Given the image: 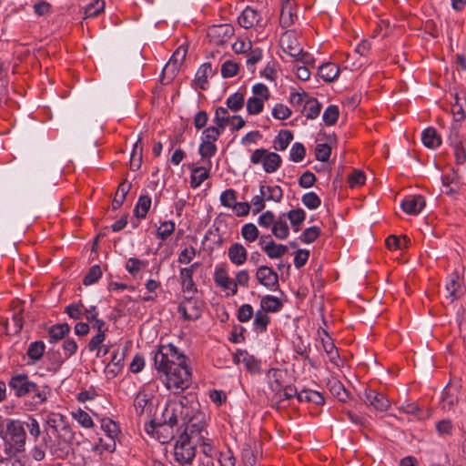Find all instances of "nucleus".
Returning a JSON list of instances; mask_svg holds the SVG:
<instances>
[{
	"label": "nucleus",
	"instance_id": "f257e3e1",
	"mask_svg": "<svg viewBox=\"0 0 466 466\" xmlns=\"http://www.w3.org/2000/svg\"><path fill=\"white\" fill-rule=\"evenodd\" d=\"M179 419L184 427L181 433H186L191 440L196 438L199 439V442L204 441V437L208 435L206 414L200 410L196 394L191 392L177 396L163 410L162 421L156 422L152 420L148 425H146V430L149 432L150 430L154 431L164 425L173 428L177 425Z\"/></svg>",
	"mask_w": 466,
	"mask_h": 466
},
{
	"label": "nucleus",
	"instance_id": "f03ea898",
	"mask_svg": "<svg viewBox=\"0 0 466 466\" xmlns=\"http://www.w3.org/2000/svg\"><path fill=\"white\" fill-rule=\"evenodd\" d=\"M187 357L173 344L161 345L154 355V365L166 376V386L177 394L190 386L191 370Z\"/></svg>",
	"mask_w": 466,
	"mask_h": 466
},
{
	"label": "nucleus",
	"instance_id": "7ed1b4c3",
	"mask_svg": "<svg viewBox=\"0 0 466 466\" xmlns=\"http://www.w3.org/2000/svg\"><path fill=\"white\" fill-rule=\"evenodd\" d=\"M0 437L4 441V453L7 458H15L25 451L26 434L23 423L18 420H5L0 422Z\"/></svg>",
	"mask_w": 466,
	"mask_h": 466
},
{
	"label": "nucleus",
	"instance_id": "20e7f679",
	"mask_svg": "<svg viewBox=\"0 0 466 466\" xmlns=\"http://www.w3.org/2000/svg\"><path fill=\"white\" fill-rule=\"evenodd\" d=\"M8 386L10 390L14 391L15 396L18 398L32 396L35 404L44 403L51 392L48 386L36 384L26 374L13 376Z\"/></svg>",
	"mask_w": 466,
	"mask_h": 466
},
{
	"label": "nucleus",
	"instance_id": "39448f33",
	"mask_svg": "<svg viewBox=\"0 0 466 466\" xmlns=\"http://www.w3.org/2000/svg\"><path fill=\"white\" fill-rule=\"evenodd\" d=\"M200 444L199 439L191 440L186 433H181L174 446V457L182 466H194L196 448Z\"/></svg>",
	"mask_w": 466,
	"mask_h": 466
},
{
	"label": "nucleus",
	"instance_id": "423d86ee",
	"mask_svg": "<svg viewBox=\"0 0 466 466\" xmlns=\"http://www.w3.org/2000/svg\"><path fill=\"white\" fill-rule=\"evenodd\" d=\"M74 440L75 432L73 430H62V432L54 434L52 445H50V454L56 459L66 458Z\"/></svg>",
	"mask_w": 466,
	"mask_h": 466
},
{
	"label": "nucleus",
	"instance_id": "0eeeda50",
	"mask_svg": "<svg viewBox=\"0 0 466 466\" xmlns=\"http://www.w3.org/2000/svg\"><path fill=\"white\" fill-rule=\"evenodd\" d=\"M280 44L285 53L294 57L297 61L309 63V55L300 48L294 32H286L280 38Z\"/></svg>",
	"mask_w": 466,
	"mask_h": 466
},
{
	"label": "nucleus",
	"instance_id": "6e6552de",
	"mask_svg": "<svg viewBox=\"0 0 466 466\" xmlns=\"http://www.w3.org/2000/svg\"><path fill=\"white\" fill-rule=\"evenodd\" d=\"M360 399L368 407H371L378 411H385L390 405L385 395L372 389H365L360 395Z\"/></svg>",
	"mask_w": 466,
	"mask_h": 466
},
{
	"label": "nucleus",
	"instance_id": "1a4fd4ad",
	"mask_svg": "<svg viewBox=\"0 0 466 466\" xmlns=\"http://www.w3.org/2000/svg\"><path fill=\"white\" fill-rule=\"evenodd\" d=\"M256 279L258 282L269 290L279 289V275L271 268L262 265L257 268Z\"/></svg>",
	"mask_w": 466,
	"mask_h": 466
},
{
	"label": "nucleus",
	"instance_id": "9d476101",
	"mask_svg": "<svg viewBox=\"0 0 466 466\" xmlns=\"http://www.w3.org/2000/svg\"><path fill=\"white\" fill-rule=\"evenodd\" d=\"M234 27L228 24L214 25L208 27V36L210 42L219 46L226 43L234 35Z\"/></svg>",
	"mask_w": 466,
	"mask_h": 466
},
{
	"label": "nucleus",
	"instance_id": "9b49d317",
	"mask_svg": "<svg viewBox=\"0 0 466 466\" xmlns=\"http://www.w3.org/2000/svg\"><path fill=\"white\" fill-rule=\"evenodd\" d=\"M214 281L216 285L223 290H228V296H234L238 292L234 281L228 277V271L222 267H217L214 273Z\"/></svg>",
	"mask_w": 466,
	"mask_h": 466
},
{
	"label": "nucleus",
	"instance_id": "f8f14e48",
	"mask_svg": "<svg viewBox=\"0 0 466 466\" xmlns=\"http://www.w3.org/2000/svg\"><path fill=\"white\" fill-rule=\"evenodd\" d=\"M46 431H50L53 434L60 433L63 431H69L72 428L66 421V417L60 413H50L46 419Z\"/></svg>",
	"mask_w": 466,
	"mask_h": 466
},
{
	"label": "nucleus",
	"instance_id": "ddd939ff",
	"mask_svg": "<svg viewBox=\"0 0 466 466\" xmlns=\"http://www.w3.org/2000/svg\"><path fill=\"white\" fill-rule=\"evenodd\" d=\"M400 207L407 214L417 215L425 207V198L421 195L408 196L402 200Z\"/></svg>",
	"mask_w": 466,
	"mask_h": 466
},
{
	"label": "nucleus",
	"instance_id": "4468645a",
	"mask_svg": "<svg viewBox=\"0 0 466 466\" xmlns=\"http://www.w3.org/2000/svg\"><path fill=\"white\" fill-rule=\"evenodd\" d=\"M230 262L236 266L243 265L248 259V251L240 243H233L228 250Z\"/></svg>",
	"mask_w": 466,
	"mask_h": 466
},
{
	"label": "nucleus",
	"instance_id": "2eb2a0df",
	"mask_svg": "<svg viewBox=\"0 0 466 466\" xmlns=\"http://www.w3.org/2000/svg\"><path fill=\"white\" fill-rule=\"evenodd\" d=\"M187 47L186 46H179L170 57L168 63L163 69V73L171 70L172 74H175L179 70L180 65L186 58Z\"/></svg>",
	"mask_w": 466,
	"mask_h": 466
},
{
	"label": "nucleus",
	"instance_id": "dca6fc26",
	"mask_svg": "<svg viewBox=\"0 0 466 466\" xmlns=\"http://www.w3.org/2000/svg\"><path fill=\"white\" fill-rule=\"evenodd\" d=\"M297 18V15L294 12L293 3L289 0H286L282 3V7L279 15V24L281 27L286 28L290 26Z\"/></svg>",
	"mask_w": 466,
	"mask_h": 466
},
{
	"label": "nucleus",
	"instance_id": "f3484780",
	"mask_svg": "<svg viewBox=\"0 0 466 466\" xmlns=\"http://www.w3.org/2000/svg\"><path fill=\"white\" fill-rule=\"evenodd\" d=\"M46 359L47 361L46 370L50 372L56 373L66 358L63 357L59 350L50 349L46 353Z\"/></svg>",
	"mask_w": 466,
	"mask_h": 466
},
{
	"label": "nucleus",
	"instance_id": "a211bd4d",
	"mask_svg": "<svg viewBox=\"0 0 466 466\" xmlns=\"http://www.w3.org/2000/svg\"><path fill=\"white\" fill-rule=\"evenodd\" d=\"M238 24L244 28H250L259 23V14L251 7H246L238 18Z\"/></svg>",
	"mask_w": 466,
	"mask_h": 466
},
{
	"label": "nucleus",
	"instance_id": "6ab92c4d",
	"mask_svg": "<svg viewBox=\"0 0 466 466\" xmlns=\"http://www.w3.org/2000/svg\"><path fill=\"white\" fill-rule=\"evenodd\" d=\"M70 332V326L67 323L56 324L48 329V341L55 344L64 339Z\"/></svg>",
	"mask_w": 466,
	"mask_h": 466
},
{
	"label": "nucleus",
	"instance_id": "aec40b11",
	"mask_svg": "<svg viewBox=\"0 0 466 466\" xmlns=\"http://www.w3.org/2000/svg\"><path fill=\"white\" fill-rule=\"evenodd\" d=\"M339 75V68L333 63H326L319 66V76L326 82L335 81Z\"/></svg>",
	"mask_w": 466,
	"mask_h": 466
},
{
	"label": "nucleus",
	"instance_id": "412c9836",
	"mask_svg": "<svg viewBox=\"0 0 466 466\" xmlns=\"http://www.w3.org/2000/svg\"><path fill=\"white\" fill-rule=\"evenodd\" d=\"M46 351V345L42 340H35L30 343L27 349V356L29 358L28 364H35L40 360Z\"/></svg>",
	"mask_w": 466,
	"mask_h": 466
},
{
	"label": "nucleus",
	"instance_id": "4be33fe9",
	"mask_svg": "<svg viewBox=\"0 0 466 466\" xmlns=\"http://www.w3.org/2000/svg\"><path fill=\"white\" fill-rule=\"evenodd\" d=\"M283 307V303L281 300L274 296L266 295L260 299V309L264 310V312H278Z\"/></svg>",
	"mask_w": 466,
	"mask_h": 466
},
{
	"label": "nucleus",
	"instance_id": "5701e85b",
	"mask_svg": "<svg viewBox=\"0 0 466 466\" xmlns=\"http://www.w3.org/2000/svg\"><path fill=\"white\" fill-rule=\"evenodd\" d=\"M421 141L425 147L431 149L438 147L441 143V137L433 127H428L423 130Z\"/></svg>",
	"mask_w": 466,
	"mask_h": 466
},
{
	"label": "nucleus",
	"instance_id": "b1692460",
	"mask_svg": "<svg viewBox=\"0 0 466 466\" xmlns=\"http://www.w3.org/2000/svg\"><path fill=\"white\" fill-rule=\"evenodd\" d=\"M151 198L147 195H141L134 208V215L138 219H143L147 217V214L151 207Z\"/></svg>",
	"mask_w": 466,
	"mask_h": 466
},
{
	"label": "nucleus",
	"instance_id": "393cba45",
	"mask_svg": "<svg viewBox=\"0 0 466 466\" xmlns=\"http://www.w3.org/2000/svg\"><path fill=\"white\" fill-rule=\"evenodd\" d=\"M262 250L270 258H279L287 253L288 248L285 245L277 244L270 239L266 245L262 246Z\"/></svg>",
	"mask_w": 466,
	"mask_h": 466
},
{
	"label": "nucleus",
	"instance_id": "a878e982",
	"mask_svg": "<svg viewBox=\"0 0 466 466\" xmlns=\"http://www.w3.org/2000/svg\"><path fill=\"white\" fill-rule=\"evenodd\" d=\"M198 267V263L192 264L189 268H183L180 269V279L183 288L187 291H192L195 289L193 281V272Z\"/></svg>",
	"mask_w": 466,
	"mask_h": 466
},
{
	"label": "nucleus",
	"instance_id": "bb28decb",
	"mask_svg": "<svg viewBox=\"0 0 466 466\" xmlns=\"http://www.w3.org/2000/svg\"><path fill=\"white\" fill-rule=\"evenodd\" d=\"M321 110V104L314 97H308L303 106L302 112L305 113L307 119H315L319 116Z\"/></svg>",
	"mask_w": 466,
	"mask_h": 466
},
{
	"label": "nucleus",
	"instance_id": "cd10ccee",
	"mask_svg": "<svg viewBox=\"0 0 466 466\" xmlns=\"http://www.w3.org/2000/svg\"><path fill=\"white\" fill-rule=\"evenodd\" d=\"M232 120V116H229L228 108L225 107H218L215 111V116L213 122L215 124V127H218V130L223 133L226 127Z\"/></svg>",
	"mask_w": 466,
	"mask_h": 466
},
{
	"label": "nucleus",
	"instance_id": "c85d7f7f",
	"mask_svg": "<svg viewBox=\"0 0 466 466\" xmlns=\"http://www.w3.org/2000/svg\"><path fill=\"white\" fill-rule=\"evenodd\" d=\"M281 162L282 160L279 154L268 151L262 163L263 169L267 173H274L279 168Z\"/></svg>",
	"mask_w": 466,
	"mask_h": 466
},
{
	"label": "nucleus",
	"instance_id": "c756f323",
	"mask_svg": "<svg viewBox=\"0 0 466 466\" xmlns=\"http://www.w3.org/2000/svg\"><path fill=\"white\" fill-rule=\"evenodd\" d=\"M298 400L299 402H312L317 405L324 403V397L321 393L312 390H303L298 393Z\"/></svg>",
	"mask_w": 466,
	"mask_h": 466
},
{
	"label": "nucleus",
	"instance_id": "7c9ffc66",
	"mask_svg": "<svg viewBox=\"0 0 466 466\" xmlns=\"http://www.w3.org/2000/svg\"><path fill=\"white\" fill-rule=\"evenodd\" d=\"M209 177L208 170L204 167H191L190 185L193 188L198 187Z\"/></svg>",
	"mask_w": 466,
	"mask_h": 466
},
{
	"label": "nucleus",
	"instance_id": "2f4dec72",
	"mask_svg": "<svg viewBox=\"0 0 466 466\" xmlns=\"http://www.w3.org/2000/svg\"><path fill=\"white\" fill-rule=\"evenodd\" d=\"M213 74L210 63H204L197 71L195 81L201 89H206L208 84V77Z\"/></svg>",
	"mask_w": 466,
	"mask_h": 466
},
{
	"label": "nucleus",
	"instance_id": "473e14b6",
	"mask_svg": "<svg viewBox=\"0 0 466 466\" xmlns=\"http://www.w3.org/2000/svg\"><path fill=\"white\" fill-rule=\"evenodd\" d=\"M269 321L270 318L268 317V313L261 309L257 310L253 320L254 330L258 333L265 332Z\"/></svg>",
	"mask_w": 466,
	"mask_h": 466
},
{
	"label": "nucleus",
	"instance_id": "72a5a7b5",
	"mask_svg": "<svg viewBox=\"0 0 466 466\" xmlns=\"http://www.w3.org/2000/svg\"><path fill=\"white\" fill-rule=\"evenodd\" d=\"M142 152L143 146L141 144V139L134 144L133 150L130 156V168L132 170H138L142 164Z\"/></svg>",
	"mask_w": 466,
	"mask_h": 466
},
{
	"label": "nucleus",
	"instance_id": "f704fd0d",
	"mask_svg": "<svg viewBox=\"0 0 466 466\" xmlns=\"http://www.w3.org/2000/svg\"><path fill=\"white\" fill-rule=\"evenodd\" d=\"M292 140L293 134L290 130H281L274 140V148L279 151H283Z\"/></svg>",
	"mask_w": 466,
	"mask_h": 466
},
{
	"label": "nucleus",
	"instance_id": "c9c22d12",
	"mask_svg": "<svg viewBox=\"0 0 466 466\" xmlns=\"http://www.w3.org/2000/svg\"><path fill=\"white\" fill-rule=\"evenodd\" d=\"M245 104V96L243 93L235 92L230 95L226 101V105L228 109L233 112H238L241 110Z\"/></svg>",
	"mask_w": 466,
	"mask_h": 466
},
{
	"label": "nucleus",
	"instance_id": "e433bc0d",
	"mask_svg": "<svg viewBox=\"0 0 466 466\" xmlns=\"http://www.w3.org/2000/svg\"><path fill=\"white\" fill-rule=\"evenodd\" d=\"M239 355L242 357L241 361L250 373L255 374L259 372V361L254 356L248 354L247 351H239Z\"/></svg>",
	"mask_w": 466,
	"mask_h": 466
},
{
	"label": "nucleus",
	"instance_id": "4c0bfd02",
	"mask_svg": "<svg viewBox=\"0 0 466 466\" xmlns=\"http://www.w3.org/2000/svg\"><path fill=\"white\" fill-rule=\"evenodd\" d=\"M329 386L330 392L335 395L340 401L347 400L349 398V393L340 381L333 380L329 382Z\"/></svg>",
	"mask_w": 466,
	"mask_h": 466
},
{
	"label": "nucleus",
	"instance_id": "58836bf2",
	"mask_svg": "<svg viewBox=\"0 0 466 466\" xmlns=\"http://www.w3.org/2000/svg\"><path fill=\"white\" fill-rule=\"evenodd\" d=\"M281 371L278 369H270L268 371V378L269 380V387L272 391L276 392V395H279L281 391V383H280Z\"/></svg>",
	"mask_w": 466,
	"mask_h": 466
},
{
	"label": "nucleus",
	"instance_id": "ea45409f",
	"mask_svg": "<svg viewBox=\"0 0 466 466\" xmlns=\"http://www.w3.org/2000/svg\"><path fill=\"white\" fill-rule=\"evenodd\" d=\"M410 242V239L406 236L399 238L395 235H390L386 239V246L390 249H402L405 248Z\"/></svg>",
	"mask_w": 466,
	"mask_h": 466
},
{
	"label": "nucleus",
	"instance_id": "a19ab883",
	"mask_svg": "<svg viewBox=\"0 0 466 466\" xmlns=\"http://www.w3.org/2000/svg\"><path fill=\"white\" fill-rule=\"evenodd\" d=\"M272 233L279 239H285L289 234V226L286 221L279 218L272 226Z\"/></svg>",
	"mask_w": 466,
	"mask_h": 466
},
{
	"label": "nucleus",
	"instance_id": "79ce46f5",
	"mask_svg": "<svg viewBox=\"0 0 466 466\" xmlns=\"http://www.w3.org/2000/svg\"><path fill=\"white\" fill-rule=\"evenodd\" d=\"M339 107L335 105H329L324 111L322 118L327 126H333L339 118Z\"/></svg>",
	"mask_w": 466,
	"mask_h": 466
},
{
	"label": "nucleus",
	"instance_id": "37998d69",
	"mask_svg": "<svg viewBox=\"0 0 466 466\" xmlns=\"http://www.w3.org/2000/svg\"><path fill=\"white\" fill-rule=\"evenodd\" d=\"M101 428L106 432L107 438H116L120 430L118 425L109 418L101 420Z\"/></svg>",
	"mask_w": 466,
	"mask_h": 466
},
{
	"label": "nucleus",
	"instance_id": "c03bdc74",
	"mask_svg": "<svg viewBox=\"0 0 466 466\" xmlns=\"http://www.w3.org/2000/svg\"><path fill=\"white\" fill-rule=\"evenodd\" d=\"M102 276V270L99 265L92 266L88 272L86 274L83 279V284L85 286H90L98 281V279Z\"/></svg>",
	"mask_w": 466,
	"mask_h": 466
},
{
	"label": "nucleus",
	"instance_id": "a18cd8bd",
	"mask_svg": "<svg viewBox=\"0 0 466 466\" xmlns=\"http://www.w3.org/2000/svg\"><path fill=\"white\" fill-rule=\"evenodd\" d=\"M303 205L309 209H317L321 205V199L315 192H308L301 198Z\"/></svg>",
	"mask_w": 466,
	"mask_h": 466
},
{
	"label": "nucleus",
	"instance_id": "49530a36",
	"mask_svg": "<svg viewBox=\"0 0 466 466\" xmlns=\"http://www.w3.org/2000/svg\"><path fill=\"white\" fill-rule=\"evenodd\" d=\"M85 306L82 301L77 303L69 304L66 307L65 312L67 313L69 318L73 319H81L84 315Z\"/></svg>",
	"mask_w": 466,
	"mask_h": 466
},
{
	"label": "nucleus",
	"instance_id": "de8ad7c7",
	"mask_svg": "<svg viewBox=\"0 0 466 466\" xmlns=\"http://www.w3.org/2000/svg\"><path fill=\"white\" fill-rule=\"evenodd\" d=\"M306 156V148L302 143L296 142L292 145L289 152V159L293 162H300Z\"/></svg>",
	"mask_w": 466,
	"mask_h": 466
},
{
	"label": "nucleus",
	"instance_id": "09e8293b",
	"mask_svg": "<svg viewBox=\"0 0 466 466\" xmlns=\"http://www.w3.org/2000/svg\"><path fill=\"white\" fill-rule=\"evenodd\" d=\"M258 229L253 223L245 224L241 228L243 238L248 242H253L258 238Z\"/></svg>",
	"mask_w": 466,
	"mask_h": 466
},
{
	"label": "nucleus",
	"instance_id": "8fccbe9b",
	"mask_svg": "<svg viewBox=\"0 0 466 466\" xmlns=\"http://www.w3.org/2000/svg\"><path fill=\"white\" fill-rule=\"evenodd\" d=\"M105 3L102 0H96L85 8V17H96L104 11Z\"/></svg>",
	"mask_w": 466,
	"mask_h": 466
},
{
	"label": "nucleus",
	"instance_id": "3c124183",
	"mask_svg": "<svg viewBox=\"0 0 466 466\" xmlns=\"http://www.w3.org/2000/svg\"><path fill=\"white\" fill-rule=\"evenodd\" d=\"M320 228L317 226H312L306 228L303 233L300 235L299 238L303 243H312L315 241L319 236L320 235Z\"/></svg>",
	"mask_w": 466,
	"mask_h": 466
},
{
	"label": "nucleus",
	"instance_id": "603ef678",
	"mask_svg": "<svg viewBox=\"0 0 466 466\" xmlns=\"http://www.w3.org/2000/svg\"><path fill=\"white\" fill-rule=\"evenodd\" d=\"M237 202V192L228 188L223 191L220 195V203L225 208H232Z\"/></svg>",
	"mask_w": 466,
	"mask_h": 466
},
{
	"label": "nucleus",
	"instance_id": "864d4df0",
	"mask_svg": "<svg viewBox=\"0 0 466 466\" xmlns=\"http://www.w3.org/2000/svg\"><path fill=\"white\" fill-rule=\"evenodd\" d=\"M265 187L263 185L259 187V195L254 196L251 199V205L253 206V214H258L265 208Z\"/></svg>",
	"mask_w": 466,
	"mask_h": 466
},
{
	"label": "nucleus",
	"instance_id": "5fc2aeb1",
	"mask_svg": "<svg viewBox=\"0 0 466 466\" xmlns=\"http://www.w3.org/2000/svg\"><path fill=\"white\" fill-rule=\"evenodd\" d=\"M457 402H458L457 396L451 394L448 391L447 387H446L443 390V391L441 393V403L442 410H450L456 405Z\"/></svg>",
	"mask_w": 466,
	"mask_h": 466
},
{
	"label": "nucleus",
	"instance_id": "6e6d98bb",
	"mask_svg": "<svg viewBox=\"0 0 466 466\" xmlns=\"http://www.w3.org/2000/svg\"><path fill=\"white\" fill-rule=\"evenodd\" d=\"M147 264L148 262L147 260L130 258L126 264V269L128 273L135 276L141 268H146Z\"/></svg>",
	"mask_w": 466,
	"mask_h": 466
},
{
	"label": "nucleus",
	"instance_id": "4d7b16f0",
	"mask_svg": "<svg viewBox=\"0 0 466 466\" xmlns=\"http://www.w3.org/2000/svg\"><path fill=\"white\" fill-rule=\"evenodd\" d=\"M264 107V101L251 96L247 101V111L249 115H258L262 112Z\"/></svg>",
	"mask_w": 466,
	"mask_h": 466
},
{
	"label": "nucleus",
	"instance_id": "13d9d810",
	"mask_svg": "<svg viewBox=\"0 0 466 466\" xmlns=\"http://www.w3.org/2000/svg\"><path fill=\"white\" fill-rule=\"evenodd\" d=\"M331 154V147L327 143L318 144L315 148L316 159L321 162H327Z\"/></svg>",
	"mask_w": 466,
	"mask_h": 466
},
{
	"label": "nucleus",
	"instance_id": "bf43d9fd",
	"mask_svg": "<svg viewBox=\"0 0 466 466\" xmlns=\"http://www.w3.org/2000/svg\"><path fill=\"white\" fill-rule=\"evenodd\" d=\"M73 418L85 428H92L94 425L92 418L87 412L83 410H77L76 412H72Z\"/></svg>",
	"mask_w": 466,
	"mask_h": 466
},
{
	"label": "nucleus",
	"instance_id": "052dcab7",
	"mask_svg": "<svg viewBox=\"0 0 466 466\" xmlns=\"http://www.w3.org/2000/svg\"><path fill=\"white\" fill-rule=\"evenodd\" d=\"M217 152V146L211 141H204L199 146L198 153L202 158H210Z\"/></svg>",
	"mask_w": 466,
	"mask_h": 466
},
{
	"label": "nucleus",
	"instance_id": "680f3d73",
	"mask_svg": "<svg viewBox=\"0 0 466 466\" xmlns=\"http://www.w3.org/2000/svg\"><path fill=\"white\" fill-rule=\"evenodd\" d=\"M292 226H300L306 218V212L302 208L291 209L287 213Z\"/></svg>",
	"mask_w": 466,
	"mask_h": 466
},
{
	"label": "nucleus",
	"instance_id": "e2e57ef3",
	"mask_svg": "<svg viewBox=\"0 0 466 466\" xmlns=\"http://www.w3.org/2000/svg\"><path fill=\"white\" fill-rule=\"evenodd\" d=\"M175 228L176 226L173 221H164L157 230V238L162 240L167 239L175 231Z\"/></svg>",
	"mask_w": 466,
	"mask_h": 466
},
{
	"label": "nucleus",
	"instance_id": "0e129e2a",
	"mask_svg": "<svg viewBox=\"0 0 466 466\" xmlns=\"http://www.w3.org/2000/svg\"><path fill=\"white\" fill-rule=\"evenodd\" d=\"M238 71V64L231 60L225 61L221 66V75L224 78H228L236 76Z\"/></svg>",
	"mask_w": 466,
	"mask_h": 466
},
{
	"label": "nucleus",
	"instance_id": "69168bd1",
	"mask_svg": "<svg viewBox=\"0 0 466 466\" xmlns=\"http://www.w3.org/2000/svg\"><path fill=\"white\" fill-rule=\"evenodd\" d=\"M291 113V110L283 104H277L272 109V116L279 120L288 119Z\"/></svg>",
	"mask_w": 466,
	"mask_h": 466
},
{
	"label": "nucleus",
	"instance_id": "338daca9",
	"mask_svg": "<svg viewBox=\"0 0 466 466\" xmlns=\"http://www.w3.org/2000/svg\"><path fill=\"white\" fill-rule=\"evenodd\" d=\"M254 314L253 308L249 304H243L239 307L238 309V319L240 322H247L248 321Z\"/></svg>",
	"mask_w": 466,
	"mask_h": 466
},
{
	"label": "nucleus",
	"instance_id": "774afa93",
	"mask_svg": "<svg viewBox=\"0 0 466 466\" xmlns=\"http://www.w3.org/2000/svg\"><path fill=\"white\" fill-rule=\"evenodd\" d=\"M316 180V176L311 171L307 170L299 178V185L303 188H309L315 184Z\"/></svg>",
	"mask_w": 466,
	"mask_h": 466
}]
</instances>
